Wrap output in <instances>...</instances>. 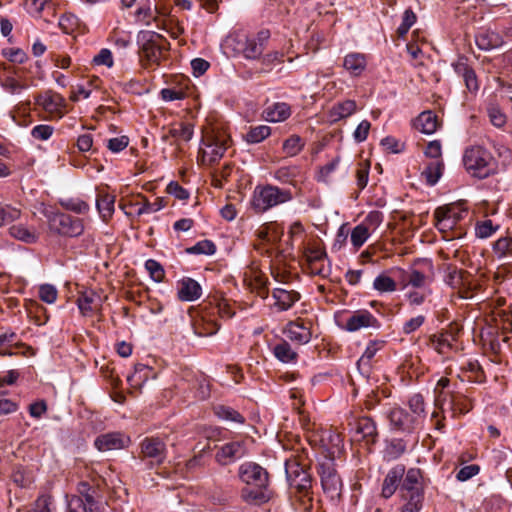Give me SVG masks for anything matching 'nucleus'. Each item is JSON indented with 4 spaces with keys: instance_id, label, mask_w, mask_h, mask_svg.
Returning <instances> with one entry per match:
<instances>
[{
    "instance_id": "f257e3e1",
    "label": "nucleus",
    "mask_w": 512,
    "mask_h": 512,
    "mask_svg": "<svg viewBox=\"0 0 512 512\" xmlns=\"http://www.w3.org/2000/svg\"><path fill=\"white\" fill-rule=\"evenodd\" d=\"M312 460L306 448L295 449L290 458L285 460V472L291 488L307 497L311 493L312 478L308 468Z\"/></svg>"
},
{
    "instance_id": "f03ea898",
    "label": "nucleus",
    "mask_w": 512,
    "mask_h": 512,
    "mask_svg": "<svg viewBox=\"0 0 512 512\" xmlns=\"http://www.w3.org/2000/svg\"><path fill=\"white\" fill-rule=\"evenodd\" d=\"M463 163L468 173L479 179L487 178L497 170L495 158L482 146H472L466 149Z\"/></svg>"
},
{
    "instance_id": "7ed1b4c3",
    "label": "nucleus",
    "mask_w": 512,
    "mask_h": 512,
    "mask_svg": "<svg viewBox=\"0 0 512 512\" xmlns=\"http://www.w3.org/2000/svg\"><path fill=\"white\" fill-rule=\"evenodd\" d=\"M292 198L290 190L273 185L257 186L253 192L251 205L256 212L262 213L272 207L289 202Z\"/></svg>"
},
{
    "instance_id": "20e7f679",
    "label": "nucleus",
    "mask_w": 512,
    "mask_h": 512,
    "mask_svg": "<svg viewBox=\"0 0 512 512\" xmlns=\"http://www.w3.org/2000/svg\"><path fill=\"white\" fill-rule=\"evenodd\" d=\"M229 136L220 130L207 132L202 138L199 154L203 164L212 165L218 162L229 147Z\"/></svg>"
},
{
    "instance_id": "39448f33",
    "label": "nucleus",
    "mask_w": 512,
    "mask_h": 512,
    "mask_svg": "<svg viewBox=\"0 0 512 512\" xmlns=\"http://www.w3.org/2000/svg\"><path fill=\"white\" fill-rule=\"evenodd\" d=\"M170 16V8L160 1L154 6L149 2L140 6L135 11V21L143 26L150 27L153 24L157 29H166V17Z\"/></svg>"
},
{
    "instance_id": "423d86ee",
    "label": "nucleus",
    "mask_w": 512,
    "mask_h": 512,
    "mask_svg": "<svg viewBox=\"0 0 512 512\" xmlns=\"http://www.w3.org/2000/svg\"><path fill=\"white\" fill-rule=\"evenodd\" d=\"M144 43L142 44V56L150 63L158 65L165 58L168 52L169 43L160 34L156 32H147L144 35Z\"/></svg>"
},
{
    "instance_id": "0eeeda50",
    "label": "nucleus",
    "mask_w": 512,
    "mask_h": 512,
    "mask_svg": "<svg viewBox=\"0 0 512 512\" xmlns=\"http://www.w3.org/2000/svg\"><path fill=\"white\" fill-rule=\"evenodd\" d=\"M334 460L325 458L318 466L322 488L332 499L339 496L342 489V481L335 469Z\"/></svg>"
},
{
    "instance_id": "6e6552de",
    "label": "nucleus",
    "mask_w": 512,
    "mask_h": 512,
    "mask_svg": "<svg viewBox=\"0 0 512 512\" xmlns=\"http://www.w3.org/2000/svg\"><path fill=\"white\" fill-rule=\"evenodd\" d=\"M139 448V458L147 460L151 467L161 465L167 457L166 444L157 437H145L141 441Z\"/></svg>"
},
{
    "instance_id": "1a4fd4ad",
    "label": "nucleus",
    "mask_w": 512,
    "mask_h": 512,
    "mask_svg": "<svg viewBox=\"0 0 512 512\" xmlns=\"http://www.w3.org/2000/svg\"><path fill=\"white\" fill-rule=\"evenodd\" d=\"M270 31L262 29L255 35L245 36L241 52L244 58L249 60L260 59L270 39Z\"/></svg>"
},
{
    "instance_id": "9d476101",
    "label": "nucleus",
    "mask_w": 512,
    "mask_h": 512,
    "mask_svg": "<svg viewBox=\"0 0 512 512\" xmlns=\"http://www.w3.org/2000/svg\"><path fill=\"white\" fill-rule=\"evenodd\" d=\"M50 224L59 234L69 237L80 236L84 231L81 219L65 213L54 214L50 219Z\"/></svg>"
},
{
    "instance_id": "9b49d317",
    "label": "nucleus",
    "mask_w": 512,
    "mask_h": 512,
    "mask_svg": "<svg viewBox=\"0 0 512 512\" xmlns=\"http://www.w3.org/2000/svg\"><path fill=\"white\" fill-rule=\"evenodd\" d=\"M460 218L461 213L455 206L438 207L434 212L435 226L444 237L449 236L448 233L456 227Z\"/></svg>"
},
{
    "instance_id": "f8f14e48",
    "label": "nucleus",
    "mask_w": 512,
    "mask_h": 512,
    "mask_svg": "<svg viewBox=\"0 0 512 512\" xmlns=\"http://www.w3.org/2000/svg\"><path fill=\"white\" fill-rule=\"evenodd\" d=\"M239 476L244 483L257 488H265L269 481L267 471L260 465L252 462L244 463L240 466Z\"/></svg>"
},
{
    "instance_id": "ddd939ff",
    "label": "nucleus",
    "mask_w": 512,
    "mask_h": 512,
    "mask_svg": "<svg viewBox=\"0 0 512 512\" xmlns=\"http://www.w3.org/2000/svg\"><path fill=\"white\" fill-rule=\"evenodd\" d=\"M319 442L323 449L324 459H336L343 452V437L336 431L322 430L319 434Z\"/></svg>"
},
{
    "instance_id": "4468645a",
    "label": "nucleus",
    "mask_w": 512,
    "mask_h": 512,
    "mask_svg": "<svg viewBox=\"0 0 512 512\" xmlns=\"http://www.w3.org/2000/svg\"><path fill=\"white\" fill-rule=\"evenodd\" d=\"M36 103L53 117L62 118L65 113V99L59 93L52 90H47L38 95Z\"/></svg>"
},
{
    "instance_id": "2eb2a0df",
    "label": "nucleus",
    "mask_w": 512,
    "mask_h": 512,
    "mask_svg": "<svg viewBox=\"0 0 512 512\" xmlns=\"http://www.w3.org/2000/svg\"><path fill=\"white\" fill-rule=\"evenodd\" d=\"M247 453L244 441H231L219 447L215 459L220 465L226 466L244 457Z\"/></svg>"
},
{
    "instance_id": "dca6fc26",
    "label": "nucleus",
    "mask_w": 512,
    "mask_h": 512,
    "mask_svg": "<svg viewBox=\"0 0 512 512\" xmlns=\"http://www.w3.org/2000/svg\"><path fill=\"white\" fill-rule=\"evenodd\" d=\"M131 439L122 432H109L96 437L94 445L100 452L120 450L128 447Z\"/></svg>"
},
{
    "instance_id": "f3484780",
    "label": "nucleus",
    "mask_w": 512,
    "mask_h": 512,
    "mask_svg": "<svg viewBox=\"0 0 512 512\" xmlns=\"http://www.w3.org/2000/svg\"><path fill=\"white\" fill-rule=\"evenodd\" d=\"M311 327L312 322L310 320L298 318L287 324L284 333L292 342L303 345L311 340Z\"/></svg>"
},
{
    "instance_id": "a211bd4d",
    "label": "nucleus",
    "mask_w": 512,
    "mask_h": 512,
    "mask_svg": "<svg viewBox=\"0 0 512 512\" xmlns=\"http://www.w3.org/2000/svg\"><path fill=\"white\" fill-rule=\"evenodd\" d=\"M378 319L368 310L355 311L345 323V329L349 332H355L362 328H379Z\"/></svg>"
},
{
    "instance_id": "6ab92c4d",
    "label": "nucleus",
    "mask_w": 512,
    "mask_h": 512,
    "mask_svg": "<svg viewBox=\"0 0 512 512\" xmlns=\"http://www.w3.org/2000/svg\"><path fill=\"white\" fill-rule=\"evenodd\" d=\"M78 496L86 501L89 512H106V503L98 495V491L88 482L82 481L77 485Z\"/></svg>"
},
{
    "instance_id": "aec40b11",
    "label": "nucleus",
    "mask_w": 512,
    "mask_h": 512,
    "mask_svg": "<svg viewBox=\"0 0 512 512\" xmlns=\"http://www.w3.org/2000/svg\"><path fill=\"white\" fill-rule=\"evenodd\" d=\"M388 419L394 429L402 432H412L419 425L412 415L401 407L391 408Z\"/></svg>"
},
{
    "instance_id": "412c9836",
    "label": "nucleus",
    "mask_w": 512,
    "mask_h": 512,
    "mask_svg": "<svg viewBox=\"0 0 512 512\" xmlns=\"http://www.w3.org/2000/svg\"><path fill=\"white\" fill-rule=\"evenodd\" d=\"M102 302L101 295L94 290L83 291L77 299L78 308L83 316H92L99 312Z\"/></svg>"
},
{
    "instance_id": "4be33fe9",
    "label": "nucleus",
    "mask_w": 512,
    "mask_h": 512,
    "mask_svg": "<svg viewBox=\"0 0 512 512\" xmlns=\"http://www.w3.org/2000/svg\"><path fill=\"white\" fill-rule=\"evenodd\" d=\"M454 415L456 414H466L470 412L474 407V399L471 397L470 393L466 390L462 391H452L451 396L447 400L445 404Z\"/></svg>"
},
{
    "instance_id": "5701e85b",
    "label": "nucleus",
    "mask_w": 512,
    "mask_h": 512,
    "mask_svg": "<svg viewBox=\"0 0 512 512\" xmlns=\"http://www.w3.org/2000/svg\"><path fill=\"white\" fill-rule=\"evenodd\" d=\"M404 474L405 466L402 464L395 465L388 471L384 478L381 490V495L384 498L388 499L395 493Z\"/></svg>"
},
{
    "instance_id": "b1692460",
    "label": "nucleus",
    "mask_w": 512,
    "mask_h": 512,
    "mask_svg": "<svg viewBox=\"0 0 512 512\" xmlns=\"http://www.w3.org/2000/svg\"><path fill=\"white\" fill-rule=\"evenodd\" d=\"M177 295L181 301L192 302L201 297L202 288L196 280L185 277L178 282Z\"/></svg>"
},
{
    "instance_id": "393cba45",
    "label": "nucleus",
    "mask_w": 512,
    "mask_h": 512,
    "mask_svg": "<svg viewBox=\"0 0 512 512\" xmlns=\"http://www.w3.org/2000/svg\"><path fill=\"white\" fill-rule=\"evenodd\" d=\"M357 440H365L367 443H375L378 436L375 422L369 417L357 419L353 426Z\"/></svg>"
},
{
    "instance_id": "a878e982",
    "label": "nucleus",
    "mask_w": 512,
    "mask_h": 512,
    "mask_svg": "<svg viewBox=\"0 0 512 512\" xmlns=\"http://www.w3.org/2000/svg\"><path fill=\"white\" fill-rule=\"evenodd\" d=\"M291 115V107L285 102H275L263 111V118L268 122H283Z\"/></svg>"
},
{
    "instance_id": "bb28decb",
    "label": "nucleus",
    "mask_w": 512,
    "mask_h": 512,
    "mask_svg": "<svg viewBox=\"0 0 512 512\" xmlns=\"http://www.w3.org/2000/svg\"><path fill=\"white\" fill-rule=\"evenodd\" d=\"M400 499L403 504L401 512H419L422 507L424 497L423 490L399 491Z\"/></svg>"
},
{
    "instance_id": "cd10ccee",
    "label": "nucleus",
    "mask_w": 512,
    "mask_h": 512,
    "mask_svg": "<svg viewBox=\"0 0 512 512\" xmlns=\"http://www.w3.org/2000/svg\"><path fill=\"white\" fill-rule=\"evenodd\" d=\"M272 296L275 300V306L280 311L290 309L300 299V294L297 291L282 288H275Z\"/></svg>"
},
{
    "instance_id": "c85d7f7f",
    "label": "nucleus",
    "mask_w": 512,
    "mask_h": 512,
    "mask_svg": "<svg viewBox=\"0 0 512 512\" xmlns=\"http://www.w3.org/2000/svg\"><path fill=\"white\" fill-rule=\"evenodd\" d=\"M357 111V104L354 100L347 99L332 106L328 112L331 122H338L353 115Z\"/></svg>"
},
{
    "instance_id": "c756f323",
    "label": "nucleus",
    "mask_w": 512,
    "mask_h": 512,
    "mask_svg": "<svg viewBox=\"0 0 512 512\" xmlns=\"http://www.w3.org/2000/svg\"><path fill=\"white\" fill-rule=\"evenodd\" d=\"M244 281L251 292L265 299L268 296L267 279L258 271L245 274Z\"/></svg>"
},
{
    "instance_id": "7c9ffc66",
    "label": "nucleus",
    "mask_w": 512,
    "mask_h": 512,
    "mask_svg": "<svg viewBox=\"0 0 512 512\" xmlns=\"http://www.w3.org/2000/svg\"><path fill=\"white\" fill-rule=\"evenodd\" d=\"M476 45L481 50H492L499 48L503 44L502 36L492 30H483L475 37Z\"/></svg>"
},
{
    "instance_id": "2f4dec72",
    "label": "nucleus",
    "mask_w": 512,
    "mask_h": 512,
    "mask_svg": "<svg viewBox=\"0 0 512 512\" xmlns=\"http://www.w3.org/2000/svg\"><path fill=\"white\" fill-rule=\"evenodd\" d=\"M458 375L462 382L481 383L484 380V373L477 361H467L460 368Z\"/></svg>"
},
{
    "instance_id": "473e14b6",
    "label": "nucleus",
    "mask_w": 512,
    "mask_h": 512,
    "mask_svg": "<svg viewBox=\"0 0 512 512\" xmlns=\"http://www.w3.org/2000/svg\"><path fill=\"white\" fill-rule=\"evenodd\" d=\"M454 70L459 76L463 78L465 85L470 92H475L478 90L479 85L475 71L465 61L461 59L458 60L454 64Z\"/></svg>"
},
{
    "instance_id": "72a5a7b5",
    "label": "nucleus",
    "mask_w": 512,
    "mask_h": 512,
    "mask_svg": "<svg viewBox=\"0 0 512 512\" xmlns=\"http://www.w3.org/2000/svg\"><path fill=\"white\" fill-rule=\"evenodd\" d=\"M366 57L361 53H350L344 57L343 67L353 76H359L366 69Z\"/></svg>"
},
{
    "instance_id": "f704fd0d",
    "label": "nucleus",
    "mask_w": 512,
    "mask_h": 512,
    "mask_svg": "<svg viewBox=\"0 0 512 512\" xmlns=\"http://www.w3.org/2000/svg\"><path fill=\"white\" fill-rule=\"evenodd\" d=\"M136 207L138 216L143 214H152L165 207L166 202L163 198H156L154 202H150L145 196H138L137 200L132 204Z\"/></svg>"
},
{
    "instance_id": "c9c22d12",
    "label": "nucleus",
    "mask_w": 512,
    "mask_h": 512,
    "mask_svg": "<svg viewBox=\"0 0 512 512\" xmlns=\"http://www.w3.org/2000/svg\"><path fill=\"white\" fill-rule=\"evenodd\" d=\"M438 118L431 111L422 112L415 121V127L417 130L424 134H432L438 128Z\"/></svg>"
},
{
    "instance_id": "e433bc0d",
    "label": "nucleus",
    "mask_w": 512,
    "mask_h": 512,
    "mask_svg": "<svg viewBox=\"0 0 512 512\" xmlns=\"http://www.w3.org/2000/svg\"><path fill=\"white\" fill-rule=\"evenodd\" d=\"M115 196L108 193H99L96 206L103 221H108L114 213Z\"/></svg>"
},
{
    "instance_id": "4c0bfd02",
    "label": "nucleus",
    "mask_w": 512,
    "mask_h": 512,
    "mask_svg": "<svg viewBox=\"0 0 512 512\" xmlns=\"http://www.w3.org/2000/svg\"><path fill=\"white\" fill-rule=\"evenodd\" d=\"M455 337L451 333L434 334L430 337V347L439 354H446L453 347Z\"/></svg>"
},
{
    "instance_id": "58836bf2",
    "label": "nucleus",
    "mask_w": 512,
    "mask_h": 512,
    "mask_svg": "<svg viewBox=\"0 0 512 512\" xmlns=\"http://www.w3.org/2000/svg\"><path fill=\"white\" fill-rule=\"evenodd\" d=\"M444 164L442 160H433L429 162L421 172V177L430 186L435 185L442 176Z\"/></svg>"
},
{
    "instance_id": "ea45409f",
    "label": "nucleus",
    "mask_w": 512,
    "mask_h": 512,
    "mask_svg": "<svg viewBox=\"0 0 512 512\" xmlns=\"http://www.w3.org/2000/svg\"><path fill=\"white\" fill-rule=\"evenodd\" d=\"M408 406L410 414L420 424L426 416L424 397L419 393L413 394L408 400Z\"/></svg>"
},
{
    "instance_id": "a19ab883",
    "label": "nucleus",
    "mask_w": 512,
    "mask_h": 512,
    "mask_svg": "<svg viewBox=\"0 0 512 512\" xmlns=\"http://www.w3.org/2000/svg\"><path fill=\"white\" fill-rule=\"evenodd\" d=\"M422 475L420 469L411 468L406 474L405 478L400 486V491H415V490H423L421 485Z\"/></svg>"
},
{
    "instance_id": "79ce46f5",
    "label": "nucleus",
    "mask_w": 512,
    "mask_h": 512,
    "mask_svg": "<svg viewBox=\"0 0 512 512\" xmlns=\"http://www.w3.org/2000/svg\"><path fill=\"white\" fill-rule=\"evenodd\" d=\"M274 356L283 363H294L297 360L298 354L291 348L290 344L286 341H281L273 348Z\"/></svg>"
},
{
    "instance_id": "37998d69",
    "label": "nucleus",
    "mask_w": 512,
    "mask_h": 512,
    "mask_svg": "<svg viewBox=\"0 0 512 512\" xmlns=\"http://www.w3.org/2000/svg\"><path fill=\"white\" fill-rule=\"evenodd\" d=\"M407 449L406 442L402 439H392L385 447L384 459L392 461L400 458Z\"/></svg>"
},
{
    "instance_id": "c03bdc74",
    "label": "nucleus",
    "mask_w": 512,
    "mask_h": 512,
    "mask_svg": "<svg viewBox=\"0 0 512 512\" xmlns=\"http://www.w3.org/2000/svg\"><path fill=\"white\" fill-rule=\"evenodd\" d=\"M492 250L498 259L512 257V236L500 237L493 243Z\"/></svg>"
},
{
    "instance_id": "a18cd8bd",
    "label": "nucleus",
    "mask_w": 512,
    "mask_h": 512,
    "mask_svg": "<svg viewBox=\"0 0 512 512\" xmlns=\"http://www.w3.org/2000/svg\"><path fill=\"white\" fill-rule=\"evenodd\" d=\"M56 505L52 495L43 493L33 502L29 512H55Z\"/></svg>"
},
{
    "instance_id": "49530a36",
    "label": "nucleus",
    "mask_w": 512,
    "mask_h": 512,
    "mask_svg": "<svg viewBox=\"0 0 512 512\" xmlns=\"http://www.w3.org/2000/svg\"><path fill=\"white\" fill-rule=\"evenodd\" d=\"M220 325L213 319H207L206 315H203L200 320H197L194 324L196 334L199 336H211L219 330Z\"/></svg>"
},
{
    "instance_id": "de8ad7c7",
    "label": "nucleus",
    "mask_w": 512,
    "mask_h": 512,
    "mask_svg": "<svg viewBox=\"0 0 512 512\" xmlns=\"http://www.w3.org/2000/svg\"><path fill=\"white\" fill-rule=\"evenodd\" d=\"M384 345H385V341H383V340L370 341L368 343L365 351L363 352L362 356L360 357V359L357 362L358 367L370 366L371 360L373 359V357L376 355V353L378 351L383 349Z\"/></svg>"
},
{
    "instance_id": "09e8293b",
    "label": "nucleus",
    "mask_w": 512,
    "mask_h": 512,
    "mask_svg": "<svg viewBox=\"0 0 512 512\" xmlns=\"http://www.w3.org/2000/svg\"><path fill=\"white\" fill-rule=\"evenodd\" d=\"M9 234L20 241L31 244L37 241V235L34 231H31L24 225H13L9 228Z\"/></svg>"
},
{
    "instance_id": "8fccbe9b",
    "label": "nucleus",
    "mask_w": 512,
    "mask_h": 512,
    "mask_svg": "<svg viewBox=\"0 0 512 512\" xmlns=\"http://www.w3.org/2000/svg\"><path fill=\"white\" fill-rule=\"evenodd\" d=\"M450 387V380L446 377H442L438 380L436 387H435V401L437 405L444 407L447 403V400L449 399V396H451V392L453 390H449Z\"/></svg>"
},
{
    "instance_id": "3c124183",
    "label": "nucleus",
    "mask_w": 512,
    "mask_h": 512,
    "mask_svg": "<svg viewBox=\"0 0 512 512\" xmlns=\"http://www.w3.org/2000/svg\"><path fill=\"white\" fill-rule=\"evenodd\" d=\"M271 134V128L267 125H258L250 127L245 135V140L248 143L256 144L265 140Z\"/></svg>"
},
{
    "instance_id": "603ef678",
    "label": "nucleus",
    "mask_w": 512,
    "mask_h": 512,
    "mask_svg": "<svg viewBox=\"0 0 512 512\" xmlns=\"http://www.w3.org/2000/svg\"><path fill=\"white\" fill-rule=\"evenodd\" d=\"M373 288L380 293H390L397 290V284L386 273H381L374 279Z\"/></svg>"
},
{
    "instance_id": "864d4df0",
    "label": "nucleus",
    "mask_w": 512,
    "mask_h": 512,
    "mask_svg": "<svg viewBox=\"0 0 512 512\" xmlns=\"http://www.w3.org/2000/svg\"><path fill=\"white\" fill-rule=\"evenodd\" d=\"M214 412L218 418L225 421H230L237 424H243L245 422V418L238 411L227 406H217L214 408Z\"/></svg>"
},
{
    "instance_id": "5fc2aeb1",
    "label": "nucleus",
    "mask_w": 512,
    "mask_h": 512,
    "mask_svg": "<svg viewBox=\"0 0 512 512\" xmlns=\"http://www.w3.org/2000/svg\"><path fill=\"white\" fill-rule=\"evenodd\" d=\"M500 228L499 224H494L491 219L478 221L475 225V234L478 238L486 239L491 237Z\"/></svg>"
},
{
    "instance_id": "6e6d98bb",
    "label": "nucleus",
    "mask_w": 512,
    "mask_h": 512,
    "mask_svg": "<svg viewBox=\"0 0 512 512\" xmlns=\"http://www.w3.org/2000/svg\"><path fill=\"white\" fill-rule=\"evenodd\" d=\"M371 232L363 226L361 223L356 225L350 235V240L353 245V247L358 250L360 249L364 243L369 239L371 236Z\"/></svg>"
},
{
    "instance_id": "4d7b16f0",
    "label": "nucleus",
    "mask_w": 512,
    "mask_h": 512,
    "mask_svg": "<svg viewBox=\"0 0 512 512\" xmlns=\"http://www.w3.org/2000/svg\"><path fill=\"white\" fill-rule=\"evenodd\" d=\"M168 133L176 140L188 142L193 136V126L188 123H179L171 127Z\"/></svg>"
},
{
    "instance_id": "13d9d810",
    "label": "nucleus",
    "mask_w": 512,
    "mask_h": 512,
    "mask_svg": "<svg viewBox=\"0 0 512 512\" xmlns=\"http://www.w3.org/2000/svg\"><path fill=\"white\" fill-rule=\"evenodd\" d=\"M148 372V366L138 363L134 366V373L127 377V381L132 387L140 388L148 379Z\"/></svg>"
},
{
    "instance_id": "bf43d9fd",
    "label": "nucleus",
    "mask_w": 512,
    "mask_h": 512,
    "mask_svg": "<svg viewBox=\"0 0 512 512\" xmlns=\"http://www.w3.org/2000/svg\"><path fill=\"white\" fill-rule=\"evenodd\" d=\"M60 205L77 214H85L89 211V205L79 198H67L60 200Z\"/></svg>"
},
{
    "instance_id": "052dcab7",
    "label": "nucleus",
    "mask_w": 512,
    "mask_h": 512,
    "mask_svg": "<svg viewBox=\"0 0 512 512\" xmlns=\"http://www.w3.org/2000/svg\"><path fill=\"white\" fill-rule=\"evenodd\" d=\"M448 270L449 272L446 281L452 288L460 289L465 285L468 277V274L465 271L459 270L456 267L448 268Z\"/></svg>"
},
{
    "instance_id": "680f3d73",
    "label": "nucleus",
    "mask_w": 512,
    "mask_h": 512,
    "mask_svg": "<svg viewBox=\"0 0 512 512\" xmlns=\"http://www.w3.org/2000/svg\"><path fill=\"white\" fill-rule=\"evenodd\" d=\"M304 147L302 139L297 135H292L283 143V152L288 156H295L301 152Z\"/></svg>"
},
{
    "instance_id": "e2e57ef3",
    "label": "nucleus",
    "mask_w": 512,
    "mask_h": 512,
    "mask_svg": "<svg viewBox=\"0 0 512 512\" xmlns=\"http://www.w3.org/2000/svg\"><path fill=\"white\" fill-rule=\"evenodd\" d=\"M416 14L413 12L412 9H406L402 15V22L400 26L397 29V34L399 38H404L409 29L415 24L416 22Z\"/></svg>"
},
{
    "instance_id": "0e129e2a",
    "label": "nucleus",
    "mask_w": 512,
    "mask_h": 512,
    "mask_svg": "<svg viewBox=\"0 0 512 512\" xmlns=\"http://www.w3.org/2000/svg\"><path fill=\"white\" fill-rule=\"evenodd\" d=\"M186 252L189 254L213 255L216 252V245L211 240L205 239L187 248Z\"/></svg>"
},
{
    "instance_id": "69168bd1",
    "label": "nucleus",
    "mask_w": 512,
    "mask_h": 512,
    "mask_svg": "<svg viewBox=\"0 0 512 512\" xmlns=\"http://www.w3.org/2000/svg\"><path fill=\"white\" fill-rule=\"evenodd\" d=\"M21 212L19 209L10 205H3L0 203V227L15 221L20 218Z\"/></svg>"
},
{
    "instance_id": "338daca9",
    "label": "nucleus",
    "mask_w": 512,
    "mask_h": 512,
    "mask_svg": "<svg viewBox=\"0 0 512 512\" xmlns=\"http://www.w3.org/2000/svg\"><path fill=\"white\" fill-rule=\"evenodd\" d=\"M145 268L148 271L150 277L155 282L163 281V279L165 277V271H164L162 265L159 262H157L154 259H148L145 262Z\"/></svg>"
},
{
    "instance_id": "774afa93",
    "label": "nucleus",
    "mask_w": 512,
    "mask_h": 512,
    "mask_svg": "<svg viewBox=\"0 0 512 512\" xmlns=\"http://www.w3.org/2000/svg\"><path fill=\"white\" fill-rule=\"evenodd\" d=\"M383 214L380 211H370L363 219L361 224L365 226L371 233H373L382 223Z\"/></svg>"
}]
</instances>
